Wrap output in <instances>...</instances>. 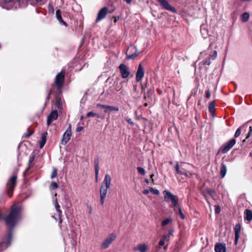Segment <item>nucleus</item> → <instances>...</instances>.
Wrapping results in <instances>:
<instances>
[{
  "label": "nucleus",
  "mask_w": 252,
  "mask_h": 252,
  "mask_svg": "<svg viewBox=\"0 0 252 252\" xmlns=\"http://www.w3.org/2000/svg\"><path fill=\"white\" fill-rule=\"evenodd\" d=\"M212 43L209 45L207 50L200 53L199 59H203L201 62V64L203 66H209L211 61L215 60L217 56V52L216 50L212 51L211 47Z\"/></svg>",
  "instance_id": "obj_2"
},
{
  "label": "nucleus",
  "mask_w": 252,
  "mask_h": 252,
  "mask_svg": "<svg viewBox=\"0 0 252 252\" xmlns=\"http://www.w3.org/2000/svg\"><path fill=\"white\" fill-rule=\"evenodd\" d=\"M6 2H10L12 0H4Z\"/></svg>",
  "instance_id": "obj_60"
},
{
  "label": "nucleus",
  "mask_w": 252,
  "mask_h": 252,
  "mask_svg": "<svg viewBox=\"0 0 252 252\" xmlns=\"http://www.w3.org/2000/svg\"><path fill=\"white\" fill-rule=\"evenodd\" d=\"M108 189H106L105 187H100V203L101 205H103L104 203L105 198L106 196Z\"/></svg>",
  "instance_id": "obj_13"
},
{
  "label": "nucleus",
  "mask_w": 252,
  "mask_h": 252,
  "mask_svg": "<svg viewBox=\"0 0 252 252\" xmlns=\"http://www.w3.org/2000/svg\"><path fill=\"white\" fill-rule=\"evenodd\" d=\"M188 175H189V177H191L193 175H194V174H193V173H191V172H189V171H188Z\"/></svg>",
  "instance_id": "obj_55"
},
{
  "label": "nucleus",
  "mask_w": 252,
  "mask_h": 252,
  "mask_svg": "<svg viewBox=\"0 0 252 252\" xmlns=\"http://www.w3.org/2000/svg\"><path fill=\"white\" fill-rule=\"evenodd\" d=\"M71 134L64 133L63 134V138L62 139L61 144L62 145H65L70 140Z\"/></svg>",
  "instance_id": "obj_20"
},
{
  "label": "nucleus",
  "mask_w": 252,
  "mask_h": 252,
  "mask_svg": "<svg viewBox=\"0 0 252 252\" xmlns=\"http://www.w3.org/2000/svg\"><path fill=\"white\" fill-rule=\"evenodd\" d=\"M21 207L20 205L14 204L11 209V211L8 215L3 219L9 230L7 235L4 237L0 243V249L1 250H5L11 244L12 240V229L17 222L20 218Z\"/></svg>",
  "instance_id": "obj_1"
},
{
  "label": "nucleus",
  "mask_w": 252,
  "mask_h": 252,
  "mask_svg": "<svg viewBox=\"0 0 252 252\" xmlns=\"http://www.w3.org/2000/svg\"><path fill=\"white\" fill-rule=\"evenodd\" d=\"M154 175L153 174H151V175H150V177H151V178H153V177H154Z\"/></svg>",
  "instance_id": "obj_62"
},
{
  "label": "nucleus",
  "mask_w": 252,
  "mask_h": 252,
  "mask_svg": "<svg viewBox=\"0 0 252 252\" xmlns=\"http://www.w3.org/2000/svg\"><path fill=\"white\" fill-rule=\"evenodd\" d=\"M83 128V127H82V126H78V127H77L76 128V131L77 132H80V131H82V130Z\"/></svg>",
  "instance_id": "obj_47"
},
{
  "label": "nucleus",
  "mask_w": 252,
  "mask_h": 252,
  "mask_svg": "<svg viewBox=\"0 0 252 252\" xmlns=\"http://www.w3.org/2000/svg\"><path fill=\"white\" fill-rule=\"evenodd\" d=\"M115 89H116V91H120L121 89V88L118 87H116L115 88Z\"/></svg>",
  "instance_id": "obj_59"
},
{
  "label": "nucleus",
  "mask_w": 252,
  "mask_h": 252,
  "mask_svg": "<svg viewBox=\"0 0 252 252\" xmlns=\"http://www.w3.org/2000/svg\"><path fill=\"white\" fill-rule=\"evenodd\" d=\"M244 218L245 220L250 221L252 220V211L246 209L244 213Z\"/></svg>",
  "instance_id": "obj_23"
},
{
  "label": "nucleus",
  "mask_w": 252,
  "mask_h": 252,
  "mask_svg": "<svg viewBox=\"0 0 252 252\" xmlns=\"http://www.w3.org/2000/svg\"><path fill=\"white\" fill-rule=\"evenodd\" d=\"M213 192H214V191H213V190H208L207 191L208 193L210 195H211V196H212V195H213Z\"/></svg>",
  "instance_id": "obj_52"
},
{
  "label": "nucleus",
  "mask_w": 252,
  "mask_h": 252,
  "mask_svg": "<svg viewBox=\"0 0 252 252\" xmlns=\"http://www.w3.org/2000/svg\"><path fill=\"white\" fill-rule=\"evenodd\" d=\"M241 225L239 223L237 224L234 228V231H235V241L234 243L236 245L238 241L239 240V238L240 237V233L241 231Z\"/></svg>",
  "instance_id": "obj_15"
},
{
  "label": "nucleus",
  "mask_w": 252,
  "mask_h": 252,
  "mask_svg": "<svg viewBox=\"0 0 252 252\" xmlns=\"http://www.w3.org/2000/svg\"><path fill=\"white\" fill-rule=\"evenodd\" d=\"M109 110H111V111H118L119 109L118 107L110 106L109 108Z\"/></svg>",
  "instance_id": "obj_38"
},
{
  "label": "nucleus",
  "mask_w": 252,
  "mask_h": 252,
  "mask_svg": "<svg viewBox=\"0 0 252 252\" xmlns=\"http://www.w3.org/2000/svg\"><path fill=\"white\" fill-rule=\"evenodd\" d=\"M235 143L236 140L235 139H231L222 147L221 149V153L223 154L227 153L233 147Z\"/></svg>",
  "instance_id": "obj_9"
},
{
  "label": "nucleus",
  "mask_w": 252,
  "mask_h": 252,
  "mask_svg": "<svg viewBox=\"0 0 252 252\" xmlns=\"http://www.w3.org/2000/svg\"><path fill=\"white\" fill-rule=\"evenodd\" d=\"M164 195V200L166 202H169L170 201L172 202V206L174 208L177 207L178 202V198L177 196L173 195L168 190H165L163 192Z\"/></svg>",
  "instance_id": "obj_3"
},
{
  "label": "nucleus",
  "mask_w": 252,
  "mask_h": 252,
  "mask_svg": "<svg viewBox=\"0 0 252 252\" xmlns=\"http://www.w3.org/2000/svg\"><path fill=\"white\" fill-rule=\"evenodd\" d=\"M47 136V132H45L43 133L41 137V139L39 142V147L40 148H42L45 145L46 142V138Z\"/></svg>",
  "instance_id": "obj_21"
},
{
  "label": "nucleus",
  "mask_w": 252,
  "mask_h": 252,
  "mask_svg": "<svg viewBox=\"0 0 252 252\" xmlns=\"http://www.w3.org/2000/svg\"><path fill=\"white\" fill-rule=\"evenodd\" d=\"M119 68L123 78H126L130 75V72L128 67L126 64L124 63L121 64L119 65Z\"/></svg>",
  "instance_id": "obj_7"
},
{
  "label": "nucleus",
  "mask_w": 252,
  "mask_h": 252,
  "mask_svg": "<svg viewBox=\"0 0 252 252\" xmlns=\"http://www.w3.org/2000/svg\"><path fill=\"white\" fill-rule=\"evenodd\" d=\"M65 133H69V134H71V125H69V126L68 127V128L66 130Z\"/></svg>",
  "instance_id": "obj_43"
},
{
  "label": "nucleus",
  "mask_w": 252,
  "mask_h": 252,
  "mask_svg": "<svg viewBox=\"0 0 252 252\" xmlns=\"http://www.w3.org/2000/svg\"><path fill=\"white\" fill-rule=\"evenodd\" d=\"M86 117H97V118H100V116L99 115H98V114L94 113L93 112H89L87 114Z\"/></svg>",
  "instance_id": "obj_28"
},
{
  "label": "nucleus",
  "mask_w": 252,
  "mask_h": 252,
  "mask_svg": "<svg viewBox=\"0 0 252 252\" xmlns=\"http://www.w3.org/2000/svg\"><path fill=\"white\" fill-rule=\"evenodd\" d=\"M99 159L98 157H96L94 159V169H95V178L96 181H97L98 175L99 173Z\"/></svg>",
  "instance_id": "obj_16"
},
{
  "label": "nucleus",
  "mask_w": 252,
  "mask_h": 252,
  "mask_svg": "<svg viewBox=\"0 0 252 252\" xmlns=\"http://www.w3.org/2000/svg\"><path fill=\"white\" fill-rule=\"evenodd\" d=\"M137 170L138 173L142 175H144L145 174V171L144 169L141 167H137Z\"/></svg>",
  "instance_id": "obj_34"
},
{
  "label": "nucleus",
  "mask_w": 252,
  "mask_h": 252,
  "mask_svg": "<svg viewBox=\"0 0 252 252\" xmlns=\"http://www.w3.org/2000/svg\"><path fill=\"white\" fill-rule=\"evenodd\" d=\"M227 168L226 165L223 163H221L220 165V174L221 178H223L226 175Z\"/></svg>",
  "instance_id": "obj_24"
},
{
  "label": "nucleus",
  "mask_w": 252,
  "mask_h": 252,
  "mask_svg": "<svg viewBox=\"0 0 252 252\" xmlns=\"http://www.w3.org/2000/svg\"><path fill=\"white\" fill-rule=\"evenodd\" d=\"M58 188V185L56 182H52L51 185V189H57Z\"/></svg>",
  "instance_id": "obj_39"
},
{
  "label": "nucleus",
  "mask_w": 252,
  "mask_h": 252,
  "mask_svg": "<svg viewBox=\"0 0 252 252\" xmlns=\"http://www.w3.org/2000/svg\"><path fill=\"white\" fill-rule=\"evenodd\" d=\"M190 165L189 164L187 163H183L181 165H180V167L181 169L184 170V171H186L187 172L188 171L189 167L190 166Z\"/></svg>",
  "instance_id": "obj_30"
},
{
  "label": "nucleus",
  "mask_w": 252,
  "mask_h": 252,
  "mask_svg": "<svg viewBox=\"0 0 252 252\" xmlns=\"http://www.w3.org/2000/svg\"><path fill=\"white\" fill-rule=\"evenodd\" d=\"M211 96V94L209 90H207L206 91V98H209Z\"/></svg>",
  "instance_id": "obj_45"
},
{
  "label": "nucleus",
  "mask_w": 252,
  "mask_h": 252,
  "mask_svg": "<svg viewBox=\"0 0 252 252\" xmlns=\"http://www.w3.org/2000/svg\"><path fill=\"white\" fill-rule=\"evenodd\" d=\"M52 93V90H49L48 91V96H47V99H49V97H50V95Z\"/></svg>",
  "instance_id": "obj_51"
},
{
  "label": "nucleus",
  "mask_w": 252,
  "mask_h": 252,
  "mask_svg": "<svg viewBox=\"0 0 252 252\" xmlns=\"http://www.w3.org/2000/svg\"><path fill=\"white\" fill-rule=\"evenodd\" d=\"M249 14L247 12L244 13L241 16V20L243 22H246L249 19Z\"/></svg>",
  "instance_id": "obj_27"
},
{
  "label": "nucleus",
  "mask_w": 252,
  "mask_h": 252,
  "mask_svg": "<svg viewBox=\"0 0 252 252\" xmlns=\"http://www.w3.org/2000/svg\"><path fill=\"white\" fill-rule=\"evenodd\" d=\"M58 113L57 110L52 111L48 115L47 120V125L49 126L51 123L58 119Z\"/></svg>",
  "instance_id": "obj_10"
},
{
  "label": "nucleus",
  "mask_w": 252,
  "mask_h": 252,
  "mask_svg": "<svg viewBox=\"0 0 252 252\" xmlns=\"http://www.w3.org/2000/svg\"><path fill=\"white\" fill-rule=\"evenodd\" d=\"M42 0H35V1H36V2H40V1H41Z\"/></svg>",
  "instance_id": "obj_64"
},
{
  "label": "nucleus",
  "mask_w": 252,
  "mask_h": 252,
  "mask_svg": "<svg viewBox=\"0 0 252 252\" xmlns=\"http://www.w3.org/2000/svg\"><path fill=\"white\" fill-rule=\"evenodd\" d=\"M63 221L62 219L61 218V216H59V222L60 223H61Z\"/></svg>",
  "instance_id": "obj_57"
},
{
  "label": "nucleus",
  "mask_w": 252,
  "mask_h": 252,
  "mask_svg": "<svg viewBox=\"0 0 252 252\" xmlns=\"http://www.w3.org/2000/svg\"><path fill=\"white\" fill-rule=\"evenodd\" d=\"M102 106V108H104L105 109V110H104V112L105 113H107V110H109V106L110 105H104L103 104Z\"/></svg>",
  "instance_id": "obj_44"
},
{
  "label": "nucleus",
  "mask_w": 252,
  "mask_h": 252,
  "mask_svg": "<svg viewBox=\"0 0 252 252\" xmlns=\"http://www.w3.org/2000/svg\"><path fill=\"white\" fill-rule=\"evenodd\" d=\"M144 75V69L142 67V64L140 63L139 64L138 69L136 72L135 79L136 82H140L143 78Z\"/></svg>",
  "instance_id": "obj_12"
},
{
  "label": "nucleus",
  "mask_w": 252,
  "mask_h": 252,
  "mask_svg": "<svg viewBox=\"0 0 252 252\" xmlns=\"http://www.w3.org/2000/svg\"><path fill=\"white\" fill-rule=\"evenodd\" d=\"M17 178V176L13 175L9 179L7 182L6 190L7 194L9 197H11L12 195L14 189L16 184Z\"/></svg>",
  "instance_id": "obj_4"
},
{
  "label": "nucleus",
  "mask_w": 252,
  "mask_h": 252,
  "mask_svg": "<svg viewBox=\"0 0 252 252\" xmlns=\"http://www.w3.org/2000/svg\"><path fill=\"white\" fill-rule=\"evenodd\" d=\"M150 190L151 192L153 193L154 194L158 195L159 194V192L158 190L157 189H154L152 188H150Z\"/></svg>",
  "instance_id": "obj_35"
},
{
  "label": "nucleus",
  "mask_w": 252,
  "mask_h": 252,
  "mask_svg": "<svg viewBox=\"0 0 252 252\" xmlns=\"http://www.w3.org/2000/svg\"><path fill=\"white\" fill-rule=\"evenodd\" d=\"M139 55V53L135 51L133 54L127 55V57L129 59H133L137 57Z\"/></svg>",
  "instance_id": "obj_31"
},
{
  "label": "nucleus",
  "mask_w": 252,
  "mask_h": 252,
  "mask_svg": "<svg viewBox=\"0 0 252 252\" xmlns=\"http://www.w3.org/2000/svg\"><path fill=\"white\" fill-rule=\"evenodd\" d=\"M178 215L180 216V218L182 220H184L185 219V216L182 212V209H181V207H178Z\"/></svg>",
  "instance_id": "obj_32"
},
{
  "label": "nucleus",
  "mask_w": 252,
  "mask_h": 252,
  "mask_svg": "<svg viewBox=\"0 0 252 252\" xmlns=\"http://www.w3.org/2000/svg\"><path fill=\"white\" fill-rule=\"evenodd\" d=\"M250 130H249V131L246 137V139H248L249 137H250V136H251L252 135V126H250Z\"/></svg>",
  "instance_id": "obj_40"
},
{
  "label": "nucleus",
  "mask_w": 252,
  "mask_h": 252,
  "mask_svg": "<svg viewBox=\"0 0 252 252\" xmlns=\"http://www.w3.org/2000/svg\"><path fill=\"white\" fill-rule=\"evenodd\" d=\"M165 244V241L164 240H163V239H161L159 243H158V245L160 247H162V246H163Z\"/></svg>",
  "instance_id": "obj_41"
},
{
  "label": "nucleus",
  "mask_w": 252,
  "mask_h": 252,
  "mask_svg": "<svg viewBox=\"0 0 252 252\" xmlns=\"http://www.w3.org/2000/svg\"><path fill=\"white\" fill-rule=\"evenodd\" d=\"M33 133V131H31V132H29L28 133L26 134V137H30L31 135H32Z\"/></svg>",
  "instance_id": "obj_49"
},
{
  "label": "nucleus",
  "mask_w": 252,
  "mask_h": 252,
  "mask_svg": "<svg viewBox=\"0 0 252 252\" xmlns=\"http://www.w3.org/2000/svg\"><path fill=\"white\" fill-rule=\"evenodd\" d=\"M116 238L115 234L112 233L109 235L108 237L106 238L102 243L101 248L102 249H107Z\"/></svg>",
  "instance_id": "obj_6"
},
{
  "label": "nucleus",
  "mask_w": 252,
  "mask_h": 252,
  "mask_svg": "<svg viewBox=\"0 0 252 252\" xmlns=\"http://www.w3.org/2000/svg\"><path fill=\"white\" fill-rule=\"evenodd\" d=\"M57 175V170L56 168H54L53 171L51 175V179H53L55 177H56Z\"/></svg>",
  "instance_id": "obj_36"
},
{
  "label": "nucleus",
  "mask_w": 252,
  "mask_h": 252,
  "mask_svg": "<svg viewBox=\"0 0 252 252\" xmlns=\"http://www.w3.org/2000/svg\"><path fill=\"white\" fill-rule=\"evenodd\" d=\"M56 16L57 19L58 20L60 23L62 24L63 25L65 26H67L66 22H65L62 19V17L61 16V11L60 9H58L56 11Z\"/></svg>",
  "instance_id": "obj_22"
},
{
  "label": "nucleus",
  "mask_w": 252,
  "mask_h": 252,
  "mask_svg": "<svg viewBox=\"0 0 252 252\" xmlns=\"http://www.w3.org/2000/svg\"><path fill=\"white\" fill-rule=\"evenodd\" d=\"M125 120L131 126H134V123H133L132 120L128 117L125 118Z\"/></svg>",
  "instance_id": "obj_37"
},
{
  "label": "nucleus",
  "mask_w": 252,
  "mask_h": 252,
  "mask_svg": "<svg viewBox=\"0 0 252 252\" xmlns=\"http://www.w3.org/2000/svg\"><path fill=\"white\" fill-rule=\"evenodd\" d=\"M215 250L216 252H226L225 245L217 243L215 245Z\"/></svg>",
  "instance_id": "obj_18"
},
{
  "label": "nucleus",
  "mask_w": 252,
  "mask_h": 252,
  "mask_svg": "<svg viewBox=\"0 0 252 252\" xmlns=\"http://www.w3.org/2000/svg\"><path fill=\"white\" fill-rule=\"evenodd\" d=\"M175 169L176 171V174L184 175L187 177H189L188 172L184 171V170L181 169L178 162L177 163L176 165L175 166Z\"/></svg>",
  "instance_id": "obj_19"
},
{
  "label": "nucleus",
  "mask_w": 252,
  "mask_h": 252,
  "mask_svg": "<svg viewBox=\"0 0 252 252\" xmlns=\"http://www.w3.org/2000/svg\"><path fill=\"white\" fill-rule=\"evenodd\" d=\"M147 250L148 246L145 244H140L133 248V251L140 252H146Z\"/></svg>",
  "instance_id": "obj_17"
},
{
  "label": "nucleus",
  "mask_w": 252,
  "mask_h": 252,
  "mask_svg": "<svg viewBox=\"0 0 252 252\" xmlns=\"http://www.w3.org/2000/svg\"><path fill=\"white\" fill-rule=\"evenodd\" d=\"M111 177L109 174H106L104 179L101 184L102 187H105L106 189H109L111 185Z\"/></svg>",
  "instance_id": "obj_14"
},
{
  "label": "nucleus",
  "mask_w": 252,
  "mask_h": 252,
  "mask_svg": "<svg viewBox=\"0 0 252 252\" xmlns=\"http://www.w3.org/2000/svg\"><path fill=\"white\" fill-rule=\"evenodd\" d=\"M241 127L242 126H240L236 130L234 135L235 137H238L240 135L241 133Z\"/></svg>",
  "instance_id": "obj_33"
},
{
  "label": "nucleus",
  "mask_w": 252,
  "mask_h": 252,
  "mask_svg": "<svg viewBox=\"0 0 252 252\" xmlns=\"http://www.w3.org/2000/svg\"><path fill=\"white\" fill-rule=\"evenodd\" d=\"M169 235H164L163 236H162V239L163 240H167L168 241L169 240Z\"/></svg>",
  "instance_id": "obj_42"
},
{
  "label": "nucleus",
  "mask_w": 252,
  "mask_h": 252,
  "mask_svg": "<svg viewBox=\"0 0 252 252\" xmlns=\"http://www.w3.org/2000/svg\"><path fill=\"white\" fill-rule=\"evenodd\" d=\"M114 22L116 23L119 19V17L115 16L114 17Z\"/></svg>",
  "instance_id": "obj_53"
},
{
  "label": "nucleus",
  "mask_w": 252,
  "mask_h": 252,
  "mask_svg": "<svg viewBox=\"0 0 252 252\" xmlns=\"http://www.w3.org/2000/svg\"><path fill=\"white\" fill-rule=\"evenodd\" d=\"M127 3L129 4L131 2L132 0H124Z\"/></svg>",
  "instance_id": "obj_56"
},
{
  "label": "nucleus",
  "mask_w": 252,
  "mask_h": 252,
  "mask_svg": "<svg viewBox=\"0 0 252 252\" xmlns=\"http://www.w3.org/2000/svg\"><path fill=\"white\" fill-rule=\"evenodd\" d=\"M173 232V230L172 229H169V231H168V233H169V234H168V235H169V236H170V235H172V234Z\"/></svg>",
  "instance_id": "obj_54"
},
{
  "label": "nucleus",
  "mask_w": 252,
  "mask_h": 252,
  "mask_svg": "<svg viewBox=\"0 0 252 252\" xmlns=\"http://www.w3.org/2000/svg\"><path fill=\"white\" fill-rule=\"evenodd\" d=\"M54 204L56 210L58 213L59 216H62V211L60 209V206L59 205V204L58 202L57 198L54 201Z\"/></svg>",
  "instance_id": "obj_25"
},
{
  "label": "nucleus",
  "mask_w": 252,
  "mask_h": 252,
  "mask_svg": "<svg viewBox=\"0 0 252 252\" xmlns=\"http://www.w3.org/2000/svg\"><path fill=\"white\" fill-rule=\"evenodd\" d=\"M159 3H160V5L162 6V7L168 11H171L173 13L176 12V9L171 6L169 3H168V1L167 0H157Z\"/></svg>",
  "instance_id": "obj_8"
},
{
  "label": "nucleus",
  "mask_w": 252,
  "mask_h": 252,
  "mask_svg": "<svg viewBox=\"0 0 252 252\" xmlns=\"http://www.w3.org/2000/svg\"><path fill=\"white\" fill-rule=\"evenodd\" d=\"M172 221V220L170 218H167L165 220H163L161 222V225L163 227H164L165 225H167L169 223H170Z\"/></svg>",
  "instance_id": "obj_29"
},
{
  "label": "nucleus",
  "mask_w": 252,
  "mask_h": 252,
  "mask_svg": "<svg viewBox=\"0 0 252 252\" xmlns=\"http://www.w3.org/2000/svg\"><path fill=\"white\" fill-rule=\"evenodd\" d=\"M97 105V107H100L102 108V106H103V104H100V103H98V104H97V105Z\"/></svg>",
  "instance_id": "obj_58"
},
{
  "label": "nucleus",
  "mask_w": 252,
  "mask_h": 252,
  "mask_svg": "<svg viewBox=\"0 0 252 252\" xmlns=\"http://www.w3.org/2000/svg\"><path fill=\"white\" fill-rule=\"evenodd\" d=\"M149 192V190L148 189H144L143 190V193L144 194H148Z\"/></svg>",
  "instance_id": "obj_50"
},
{
  "label": "nucleus",
  "mask_w": 252,
  "mask_h": 252,
  "mask_svg": "<svg viewBox=\"0 0 252 252\" xmlns=\"http://www.w3.org/2000/svg\"><path fill=\"white\" fill-rule=\"evenodd\" d=\"M34 159V156H32L31 157L29 160V163H31L33 161Z\"/></svg>",
  "instance_id": "obj_46"
},
{
  "label": "nucleus",
  "mask_w": 252,
  "mask_h": 252,
  "mask_svg": "<svg viewBox=\"0 0 252 252\" xmlns=\"http://www.w3.org/2000/svg\"><path fill=\"white\" fill-rule=\"evenodd\" d=\"M108 11V9L106 7L102 8L97 14V17L96 19V22H97L103 19L107 15Z\"/></svg>",
  "instance_id": "obj_11"
},
{
  "label": "nucleus",
  "mask_w": 252,
  "mask_h": 252,
  "mask_svg": "<svg viewBox=\"0 0 252 252\" xmlns=\"http://www.w3.org/2000/svg\"><path fill=\"white\" fill-rule=\"evenodd\" d=\"M64 80V72L62 71L56 75L55 79V84L59 90L62 89Z\"/></svg>",
  "instance_id": "obj_5"
},
{
  "label": "nucleus",
  "mask_w": 252,
  "mask_h": 252,
  "mask_svg": "<svg viewBox=\"0 0 252 252\" xmlns=\"http://www.w3.org/2000/svg\"><path fill=\"white\" fill-rule=\"evenodd\" d=\"M145 181L147 183H149V180L148 179H145Z\"/></svg>",
  "instance_id": "obj_63"
},
{
  "label": "nucleus",
  "mask_w": 252,
  "mask_h": 252,
  "mask_svg": "<svg viewBox=\"0 0 252 252\" xmlns=\"http://www.w3.org/2000/svg\"><path fill=\"white\" fill-rule=\"evenodd\" d=\"M215 212L216 213H219L220 212V208L218 206L216 207Z\"/></svg>",
  "instance_id": "obj_48"
},
{
  "label": "nucleus",
  "mask_w": 252,
  "mask_h": 252,
  "mask_svg": "<svg viewBox=\"0 0 252 252\" xmlns=\"http://www.w3.org/2000/svg\"><path fill=\"white\" fill-rule=\"evenodd\" d=\"M215 109V100L212 101L210 102L209 106V110L211 113H213L214 112Z\"/></svg>",
  "instance_id": "obj_26"
},
{
  "label": "nucleus",
  "mask_w": 252,
  "mask_h": 252,
  "mask_svg": "<svg viewBox=\"0 0 252 252\" xmlns=\"http://www.w3.org/2000/svg\"><path fill=\"white\" fill-rule=\"evenodd\" d=\"M83 119H84V116H81L80 117V120H82Z\"/></svg>",
  "instance_id": "obj_61"
}]
</instances>
